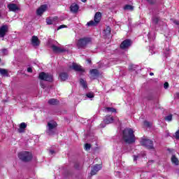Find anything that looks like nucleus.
<instances>
[{
  "mask_svg": "<svg viewBox=\"0 0 179 179\" xmlns=\"http://www.w3.org/2000/svg\"><path fill=\"white\" fill-rule=\"evenodd\" d=\"M123 139L126 143H135V135L132 129H125L123 131Z\"/></svg>",
  "mask_w": 179,
  "mask_h": 179,
  "instance_id": "nucleus-1",
  "label": "nucleus"
},
{
  "mask_svg": "<svg viewBox=\"0 0 179 179\" xmlns=\"http://www.w3.org/2000/svg\"><path fill=\"white\" fill-rule=\"evenodd\" d=\"M18 157L20 159V160H22V162H30V160L33 159V155L31 154V152L24 151L20 152L18 154Z\"/></svg>",
  "mask_w": 179,
  "mask_h": 179,
  "instance_id": "nucleus-2",
  "label": "nucleus"
},
{
  "mask_svg": "<svg viewBox=\"0 0 179 179\" xmlns=\"http://www.w3.org/2000/svg\"><path fill=\"white\" fill-rule=\"evenodd\" d=\"M57 122L52 121L48 122L46 133L48 135H54L55 134V128H57Z\"/></svg>",
  "mask_w": 179,
  "mask_h": 179,
  "instance_id": "nucleus-3",
  "label": "nucleus"
},
{
  "mask_svg": "<svg viewBox=\"0 0 179 179\" xmlns=\"http://www.w3.org/2000/svg\"><path fill=\"white\" fill-rule=\"evenodd\" d=\"M92 43V38H83L78 40L77 43V46L78 48H85L87 44Z\"/></svg>",
  "mask_w": 179,
  "mask_h": 179,
  "instance_id": "nucleus-4",
  "label": "nucleus"
},
{
  "mask_svg": "<svg viewBox=\"0 0 179 179\" xmlns=\"http://www.w3.org/2000/svg\"><path fill=\"white\" fill-rule=\"evenodd\" d=\"M100 20H101V13L97 12L94 15V21L92 20L87 22V26H96L100 22Z\"/></svg>",
  "mask_w": 179,
  "mask_h": 179,
  "instance_id": "nucleus-5",
  "label": "nucleus"
},
{
  "mask_svg": "<svg viewBox=\"0 0 179 179\" xmlns=\"http://www.w3.org/2000/svg\"><path fill=\"white\" fill-rule=\"evenodd\" d=\"M39 79L45 80L46 82H52V75L48 73L41 72L39 73Z\"/></svg>",
  "mask_w": 179,
  "mask_h": 179,
  "instance_id": "nucleus-6",
  "label": "nucleus"
},
{
  "mask_svg": "<svg viewBox=\"0 0 179 179\" xmlns=\"http://www.w3.org/2000/svg\"><path fill=\"white\" fill-rule=\"evenodd\" d=\"M142 146H145L148 149H154L153 141L148 139H143L141 141Z\"/></svg>",
  "mask_w": 179,
  "mask_h": 179,
  "instance_id": "nucleus-7",
  "label": "nucleus"
},
{
  "mask_svg": "<svg viewBox=\"0 0 179 179\" xmlns=\"http://www.w3.org/2000/svg\"><path fill=\"white\" fill-rule=\"evenodd\" d=\"M132 44V41L129 39L124 40L121 44H120V48L122 50H127V48H129Z\"/></svg>",
  "mask_w": 179,
  "mask_h": 179,
  "instance_id": "nucleus-8",
  "label": "nucleus"
},
{
  "mask_svg": "<svg viewBox=\"0 0 179 179\" xmlns=\"http://www.w3.org/2000/svg\"><path fill=\"white\" fill-rule=\"evenodd\" d=\"M9 28L8 25H2L0 27V37L3 38L5 36H6V33H8Z\"/></svg>",
  "mask_w": 179,
  "mask_h": 179,
  "instance_id": "nucleus-9",
  "label": "nucleus"
},
{
  "mask_svg": "<svg viewBox=\"0 0 179 179\" xmlns=\"http://www.w3.org/2000/svg\"><path fill=\"white\" fill-rule=\"evenodd\" d=\"M47 4H43L37 10H36V15L37 16H41L45 10H47L48 8Z\"/></svg>",
  "mask_w": 179,
  "mask_h": 179,
  "instance_id": "nucleus-10",
  "label": "nucleus"
},
{
  "mask_svg": "<svg viewBox=\"0 0 179 179\" xmlns=\"http://www.w3.org/2000/svg\"><path fill=\"white\" fill-rule=\"evenodd\" d=\"M71 69H73L77 72H85V70L82 68V66L78 64L73 63L72 66H70Z\"/></svg>",
  "mask_w": 179,
  "mask_h": 179,
  "instance_id": "nucleus-11",
  "label": "nucleus"
},
{
  "mask_svg": "<svg viewBox=\"0 0 179 179\" xmlns=\"http://www.w3.org/2000/svg\"><path fill=\"white\" fill-rule=\"evenodd\" d=\"M101 169V165L96 164L94 166L91 170V173H90L91 176H96V174H97V173L100 171Z\"/></svg>",
  "mask_w": 179,
  "mask_h": 179,
  "instance_id": "nucleus-12",
  "label": "nucleus"
},
{
  "mask_svg": "<svg viewBox=\"0 0 179 179\" xmlns=\"http://www.w3.org/2000/svg\"><path fill=\"white\" fill-rule=\"evenodd\" d=\"M7 8H8L10 12H17L20 8H19V6H17L15 3H10L7 6Z\"/></svg>",
  "mask_w": 179,
  "mask_h": 179,
  "instance_id": "nucleus-13",
  "label": "nucleus"
},
{
  "mask_svg": "<svg viewBox=\"0 0 179 179\" xmlns=\"http://www.w3.org/2000/svg\"><path fill=\"white\" fill-rule=\"evenodd\" d=\"M46 22L47 24H57V23H58V17L47 18Z\"/></svg>",
  "mask_w": 179,
  "mask_h": 179,
  "instance_id": "nucleus-14",
  "label": "nucleus"
},
{
  "mask_svg": "<svg viewBox=\"0 0 179 179\" xmlns=\"http://www.w3.org/2000/svg\"><path fill=\"white\" fill-rule=\"evenodd\" d=\"M51 48H52V51H54V52H66L65 48L57 47L55 45H52Z\"/></svg>",
  "mask_w": 179,
  "mask_h": 179,
  "instance_id": "nucleus-15",
  "label": "nucleus"
},
{
  "mask_svg": "<svg viewBox=\"0 0 179 179\" xmlns=\"http://www.w3.org/2000/svg\"><path fill=\"white\" fill-rule=\"evenodd\" d=\"M31 44L34 47H38V45H40V40L37 36H32Z\"/></svg>",
  "mask_w": 179,
  "mask_h": 179,
  "instance_id": "nucleus-16",
  "label": "nucleus"
},
{
  "mask_svg": "<svg viewBox=\"0 0 179 179\" xmlns=\"http://www.w3.org/2000/svg\"><path fill=\"white\" fill-rule=\"evenodd\" d=\"M70 10L73 13H76L79 10V6L76 3H73L70 6Z\"/></svg>",
  "mask_w": 179,
  "mask_h": 179,
  "instance_id": "nucleus-17",
  "label": "nucleus"
},
{
  "mask_svg": "<svg viewBox=\"0 0 179 179\" xmlns=\"http://www.w3.org/2000/svg\"><path fill=\"white\" fill-rule=\"evenodd\" d=\"M103 122L105 124H113V122H114V117H111V116H106L105 117V119L103 120Z\"/></svg>",
  "mask_w": 179,
  "mask_h": 179,
  "instance_id": "nucleus-18",
  "label": "nucleus"
},
{
  "mask_svg": "<svg viewBox=\"0 0 179 179\" xmlns=\"http://www.w3.org/2000/svg\"><path fill=\"white\" fill-rule=\"evenodd\" d=\"M27 127V124H26V123L22 122L20 124V128L18 129V132L20 134H22L23 132H24V129H26Z\"/></svg>",
  "mask_w": 179,
  "mask_h": 179,
  "instance_id": "nucleus-19",
  "label": "nucleus"
},
{
  "mask_svg": "<svg viewBox=\"0 0 179 179\" xmlns=\"http://www.w3.org/2000/svg\"><path fill=\"white\" fill-rule=\"evenodd\" d=\"M59 78L61 80L65 81L68 79V74L66 73H61L59 75Z\"/></svg>",
  "mask_w": 179,
  "mask_h": 179,
  "instance_id": "nucleus-20",
  "label": "nucleus"
},
{
  "mask_svg": "<svg viewBox=\"0 0 179 179\" xmlns=\"http://www.w3.org/2000/svg\"><path fill=\"white\" fill-rule=\"evenodd\" d=\"M171 162H172L173 164H175V166H178V164H179L178 159L177 157H176V155H172Z\"/></svg>",
  "mask_w": 179,
  "mask_h": 179,
  "instance_id": "nucleus-21",
  "label": "nucleus"
},
{
  "mask_svg": "<svg viewBox=\"0 0 179 179\" xmlns=\"http://www.w3.org/2000/svg\"><path fill=\"white\" fill-rule=\"evenodd\" d=\"M105 113H117V110L114 108L107 107L104 109Z\"/></svg>",
  "mask_w": 179,
  "mask_h": 179,
  "instance_id": "nucleus-22",
  "label": "nucleus"
},
{
  "mask_svg": "<svg viewBox=\"0 0 179 179\" xmlns=\"http://www.w3.org/2000/svg\"><path fill=\"white\" fill-rule=\"evenodd\" d=\"M48 104L51 106H57L58 104V101L55 99H51L48 101Z\"/></svg>",
  "mask_w": 179,
  "mask_h": 179,
  "instance_id": "nucleus-23",
  "label": "nucleus"
},
{
  "mask_svg": "<svg viewBox=\"0 0 179 179\" xmlns=\"http://www.w3.org/2000/svg\"><path fill=\"white\" fill-rule=\"evenodd\" d=\"M80 84L83 87V89H86L87 87V83H86V80L83 79H80Z\"/></svg>",
  "mask_w": 179,
  "mask_h": 179,
  "instance_id": "nucleus-24",
  "label": "nucleus"
},
{
  "mask_svg": "<svg viewBox=\"0 0 179 179\" xmlns=\"http://www.w3.org/2000/svg\"><path fill=\"white\" fill-rule=\"evenodd\" d=\"M111 34V28H110V27H107L106 29L103 31V34L105 36H110V34Z\"/></svg>",
  "mask_w": 179,
  "mask_h": 179,
  "instance_id": "nucleus-25",
  "label": "nucleus"
},
{
  "mask_svg": "<svg viewBox=\"0 0 179 179\" xmlns=\"http://www.w3.org/2000/svg\"><path fill=\"white\" fill-rule=\"evenodd\" d=\"M0 74L3 76H8V70L0 68Z\"/></svg>",
  "mask_w": 179,
  "mask_h": 179,
  "instance_id": "nucleus-26",
  "label": "nucleus"
},
{
  "mask_svg": "<svg viewBox=\"0 0 179 179\" xmlns=\"http://www.w3.org/2000/svg\"><path fill=\"white\" fill-rule=\"evenodd\" d=\"M124 10H134V6L131 5H126L124 7Z\"/></svg>",
  "mask_w": 179,
  "mask_h": 179,
  "instance_id": "nucleus-27",
  "label": "nucleus"
},
{
  "mask_svg": "<svg viewBox=\"0 0 179 179\" xmlns=\"http://www.w3.org/2000/svg\"><path fill=\"white\" fill-rule=\"evenodd\" d=\"M91 75H94V76H97L99 75V71L97 69H92L90 71Z\"/></svg>",
  "mask_w": 179,
  "mask_h": 179,
  "instance_id": "nucleus-28",
  "label": "nucleus"
},
{
  "mask_svg": "<svg viewBox=\"0 0 179 179\" xmlns=\"http://www.w3.org/2000/svg\"><path fill=\"white\" fill-rule=\"evenodd\" d=\"M165 121H168L169 122H171L173 120V115H169L164 117Z\"/></svg>",
  "mask_w": 179,
  "mask_h": 179,
  "instance_id": "nucleus-29",
  "label": "nucleus"
},
{
  "mask_svg": "<svg viewBox=\"0 0 179 179\" xmlns=\"http://www.w3.org/2000/svg\"><path fill=\"white\" fill-rule=\"evenodd\" d=\"M86 96L88 99H93V97H94V93H93V92H88V93L86 94Z\"/></svg>",
  "mask_w": 179,
  "mask_h": 179,
  "instance_id": "nucleus-30",
  "label": "nucleus"
},
{
  "mask_svg": "<svg viewBox=\"0 0 179 179\" xmlns=\"http://www.w3.org/2000/svg\"><path fill=\"white\" fill-rule=\"evenodd\" d=\"M90 148H92V145L89 143H86L85 145V150H90Z\"/></svg>",
  "mask_w": 179,
  "mask_h": 179,
  "instance_id": "nucleus-31",
  "label": "nucleus"
},
{
  "mask_svg": "<svg viewBox=\"0 0 179 179\" xmlns=\"http://www.w3.org/2000/svg\"><path fill=\"white\" fill-rule=\"evenodd\" d=\"M134 162L136 163V161L138 160V159H139V155H134Z\"/></svg>",
  "mask_w": 179,
  "mask_h": 179,
  "instance_id": "nucleus-32",
  "label": "nucleus"
},
{
  "mask_svg": "<svg viewBox=\"0 0 179 179\" xmlns=\"http://www.w3.org/2000/svg\"><path fill=\"white\" fill-rule=\"evenodd\" d=\"M153 23H155V24H157V23H159V18L155 17L152 20Z\"/></svg>",
  "mask_w": 179,
  "mask_h": 179,
  "instance_id": "nucleus-33",
  "label": "nucleus"
},
{
  "mask_svg": "<svg viewBox=\"0 0 179 179\" xmlns=\"http://www.w3.org/2000/svg\"><path fill=\"white\" fill-rule=\"evenodd\" d=\"M175 137L176 139H179V130L175 133Z\"/></svg>",
  "mask_w": 179,
  "mask_h": 179,
  "instance_id": "nucleus-34",
  "label": "nucleus"
},
{
  "mask_svg": "<svg viewBox=\"0 0 179 179\" xmlns=\"http://www.w3.org/2000/svg\"><path fill=\"white\" fill-rule=\"evenodd\" d=\"M64 27H66V25H60L59 27H58L57 30H61V29H64Z\"/></svg>",
  "mask_w": 179,
  "mask_h": 179,
  "instance_id": "nucleus-35",
  "label": "nucleus"
},
{
  "mask_svg": "<svg viewBox=\"0 0 179 179\" xmlns=\"http://www.w3.org/2000/svg\"><path fill=\"white\" fill-rule=\"evenodd\" d=\"M2 52L4 55H8V50L3 49L2 50Z\"/></svg>",
  "mask_w": 179,
  "mask_h": 179,
  "instance_id": "nucleus-36",
  "label": "nucleus"
},
{
  "mask_svg": "<svg viewBox=\"0 0 179 179\" xmlns=\"http://www.w3.org/2000/svg\"><path fill=\"white\" fill-rule=\"evenodd\" d=\"M164 89H168L169 88V83H165L164 84Z\"/></svg>",
  "mask_w": 179,
  "mask_h": 179,
  "instance_id": "nucleus-37",
  "label": "nucleus"
},
{
  "mask_svg": "<svg viewBox=\"0 0 179 179\" xmlns=\"http://www.w3.org/2000/svg\"><path fill=\"white\" fill-rule=\"evenodd\" d=\"M144 125H146V127H150V123H149V122H148V121H145L144 122Z\"/></svg>",
  "mask_w": 179,
  "mask_h": 179,
  "instance_id": "nucleus-38",
  "label": "nucleus"
},
{
  "mask_svg": "<svg viewBox=\"0 0 179 179\" xmlns=\"http://www.w3.org/2000/svg\"><path fill=\"white\" fill-rule=\"evenodd\" d=\"M27 72H29V73L33 72V69H31V67H29V68L27 69Z\"/></svg>",
  "mask_w": 179,
  "mask_h": 179,
  "instance_id": "nucleus-39",
  "label": "nucleus"
},
{
  "mask_svg": "<svg viewBox=\"0 0 179 179\" xmlns=\"http://www.w3.org/2000/svg\"><path fill=\"white\" fill-rule=\"evenodd\" d=\"M149 3H155V0H147Z\"/></svg>",
  "mask_w": 179,
  "mask_h": 179,
  "instance_id": "nucleus-40",
  "label": "nucleus"
},
{
  "mask_svg": "<svg viewBox=\"0 0 179 179\" xmlns=\"http://www.w3.org/2000/svg\"><path fill=\"white\" fill-rule=\"evenodd\" d=\"M41 86L43 89H45V86L43 84V82H41Z\"/></svg>",
  "mask_w": 179,
  "mask_h": 179,
  "instance_id": "nucleus-41",
  "label": "nucleus"
},
{
  "mask_svg": "<svg viewBox=\"0 0 179 179\" xmlns=\"http://www.w3.org/2000/svg\"><path fill=\"white\" fill-rule=\"evenodd\" d=\"M50 153H51V155H54V153H55V151L51 150L50 151Z\"/></svg>",
  "mask_w": 179,
  "mask_h": 179,
  "instance_id": "nucleus-42",
  "label": "nucleus"
},
{
  "mask_svg": "<svg viewBox=\"0 0 179 179\" xmlns=\"http://www.w3.org/2000/svg\"><path fill=\"white\" fill-rule=\"evenodd\" d=\"M87 61L89 64H92V60L90 59H88Z\"/></svg>",
  "mask_w": 179,
  "mask_h": 179,
  "instance_id": "nucleus-43",
  "label": "nucleus"
},
{
  "mask_svg": "<svg viewBox=\"0 0 179 179\" xmlns=\"http://www.w3.org/2000/svg\"><path fill=\"white\" fill-rule=\"evenodd\" d=\"M100 127H101V128H104V127H106V125H103V124H101Z\"/></svg>",
  "mask_w": 179,
  "mask_h": 179,
  "instance_id": "nucleus-44",
  "label": "nucleus"
},
{
  "mask_svg": "<svg viewBox=\"0 0 179 179\" xmlns=\"http://www.w3.org/2000/svg\"><path fill=\"white\" fill-rule=\"evenodd\" d=\"M176 97H178V99H179V93L176 94Z\"/></svg>",
  "mask_w": 179,
  "mask_h": 179,
  "instance_id": "nucleus-45",
  "label": "nucleus"
},
{
  "mask_svg": "<svg viewBox=\"0 0 179 179\" xmlns=\"http://www.w3.org/2000/svg\"><path fill=\"white\" fill-rule=\"evenodd\" d=\"M174 23H175L176 24H179V22H178V21H175Z\"/></svg>",
  "mask_w": 179,
  "mask_h": 179,
  "instance_id": "nucleus-46",
  "label": "nucleus"
},
{
  "mask_svg": "<svg viewBox=\"0 0 179 179\" xmlns=\"http://www.w3.org/2000/svg\"><path fill=\"white\" fill-rule=\"evenodd\" d=\"M150 76H153V75H155V73H150Z\"/></svg>",
  "mask_w": 179,
  "mask_h": 179,
  "instance_id": "nucleus-47",
  "label": "nucleus"
},
{
  "mask_svg": "<svg viewBox=\"0 0 179 179\" xmlns=\"http://www.w3.org/2000/svg\"><path fill=\"white\" fill-rule=\"evenodd\" d=\"M81 2H87V0H81Z\"/></svg>",
  "mask_w": 179,
  "mask_h": 179,
  "instance_id": "nucleus-48",
  "label": "nucleus"
},
{
  "mask_svg": "<svg viewBox=\"0 0 179 179\" xmlns=\"http://www.w3.org/2000/svg\"><path fill=\"white\" fill-rule=\"evenodd\" d=\"M148 38L150 40V34H148Z\"/></svg>",
  "mask_w": 179,
  "mask_h": 179,
  "instance_id": "nucleus-49",
  "label": "nucleus"
},
{
  "mask_svg": "<svg viewBox=\"0 0 179 179\" xmlns=\"http://www.w3.org/2000/svg\"><path fill=\"white\" fill-rule=\"evenodd\" d=\"M56 44H57V45H59V43L57 41H56Z\"/></svg>",
  "mask_w": 179,
  "mask_h": 179,
  "instance_id": "nucleus-50",
  "label": "nucleus"
},
{
  "mask_svg": "<svg viewBox=\"0 0 179 179\" xmlns=\"http://www.w3.org/2000/svg\"><path fill=\"white\" fill-rule=\"evenodd\" d=\"M2 17V15L1 14V13H0V17Z\"/></svg>",
  "mask_w": 179,
  "mask_h": 179,
  "instance_id": "nucleus-51",
  "label": "nucleus"
}]
</instances>
